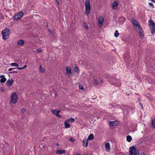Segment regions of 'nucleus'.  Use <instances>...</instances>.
I'll return each mask as SVG.
<instances>
[{
	"label": "nucleus",
	"instance_id": "nucleus-1",
	"mask_svg": "<svg viewBox=\"0 0 155 155\" xmlns=\"http://www.w3.org/2000/svg\"><path fill=\"white\" fill-rule=\"evenodd\" d=\"M131 22L133 25L137 26L136 28L137 30L138 31L139 34L141 38H143L144 37V34L143 33V30L140 27L139 25L138 22L134 18H132L131 19Z\"/></svg>",
	"mask_w": 155,
	"mask_h": 155
},
{
	"label": "nucleus",
	"instance_id": "nucleus-2",
	"mask_svg": "<svg viewBox=\"0 0 155 155\" xmlns=\"http://www.w3.org/2000/svg\"><path fill=\"white\" fill-rule=\"evenodd\" d=\"M106 76L110 84L118 87L120 85V82L119 80L115 79L107 74H106Z\"/></svg>",
	"mask_w": 155,
	"mask_h": 155
},
{
	"label": "nucleus",
	"instance_id": "nucleus-3",
	"mask_svg": "<svg viewBox=\"0 0 155 155\" xmlns=\"http://www.w3.org/2000/svg\"><path fill=\"white\" fill-rule=\"evenodd\" d=\"M10 33V30L7 28H5V29L2 31V34L3 40H6L8 38Z\"/></svg>",
	"mask_w": 155,
	"mask_h": 155
},
{
	"label": "nucleus",
	"instance_id": "nucleus-4",
	"mask_svg": "<svg viewBox=\"0 0 155 155\" xmlns=\"http://www.w3.org/2000/svg\"><path fill=\"white\" fill-rule=\"evenodd\" d=\"M85 13L88 15L91 12V5L90 0H86L85 3Z\"/></svg>",
	"mask_w": 155,
	"mask_h": 155
},
{
	"label": "nucleus",
	"instance_id": "nucleus-5",
	"mask_svg": "<svg viewBox=\"0 0 155 155\" xmlns=\"http://www.w3.org/2000/svg\"><path fill=\"white\" fill-rule=\"evenodd\" d=\"M149 28L152 35L155 33V23L152 20H149L148 21Z\"/></svg>",
	"mask_w": 155,
	"mask_h": 155
},
{
	"label": "nucleus",
	"instance_id": "nucleus-6",
	"mask_svg": "<svg viewBox=\"0 0 155 155\" xmlns=\"http://www.w3.org/2000/svg\"><path fill=\"white\" fill-rule=\"evenodd\" d=\"M129 155H139V151L137 150L134 146L130 147L129 148Z\"/></svg>",
	"mask_w": 155,
	"mask_h": 155
},
{
	"label": "nucleus",
	"instance_id": "nucleus-7",
	"mask_svg": "<svg viewBox=\"0 0 155 155\" xmlns=\"http://www.w3.org/2000/svg\"><path fill=\"white\" fill-rule=\"evenodd\" d=\"M18 97V94L15 92L13 93L11 97V101L13 104L15 103L17 101Z\"/></svg>",
	"mask_w": 155,
	"mask_h": 155
},
{
	"label": "nucleus",
	"instance_id": "nucleus-8",
	"mask_svg": "<svg viewBox=\"0 0 155 155\" xmlns=\"http://www.w3.org/2000/svg\"><path fill=\"white\" fill-rule=\"evenodd\" d=\"M24 14L23 12L18 13L14 16V19L15 20L20 19Z\"/></svg>",
	"mask_w": 155,
	"mask_h": 155
},
{
	"label": "nucleus",
	"instance_id": "nucleus-9",
	"mask_svg": "<svg viewBox=\"0 0 155 155\" xmlns=\"http://www.w3.org/2000/svg\"><path fill=\"white\" fill-rule=\"evenodd\" d=\"M65 74L68 76V77H70L71 74V69L70 67H66V72Z\"/></svg>",
	"mask_w": 155,
	"mask_h": 155
},
{
	"label": "nucleus",
	"instance_id": "nucleus-10",
	"mask_svg": "<svg viewBox=\"0 0 155 155\" xmlns=\"http://www.w3.org/2000/svg\"><path fill=\"white\" fill-rule=\"evenodd\" d=\"M13 80L12 79L8 80L7 81L6 84L8 87H9L12 85L13 83Z\"/></svg>",
	"mask_w": 155,
	"mask_h": 155
},
{
	"label": "nucleus",
	"instance_id": "nucleus-11",
	"mask_svg": "<svg viewBox=\"0 0 155 155\" xmlns=\"http://www.w3.org/2000/svg\"><path fill=\"white\" fill-rule=\"evenodd\" d=\"M105 147L106 150L107 151H109L110 149V145L109 142H107L105 143Z\"/></svg>",
	"mask_w": 155,
	"mask_h": 155
},
{
	"label": "nucleus",
	"instance_id": "nucleus-12",
	"mask_svg": "<svg viewBox=\"0 0 155 155\" xmlns=\"http://www.w3.org/2000/svg\"><path fill=\"white\" fill-rule=\"evenodd\" d=\"M83 146L85 147H87L88 144L87 139H86V138H84L83 140Z\"/></svg>",
	"mask_w": 155,
	"mask_h": 155
},
{
	"label": "nucleus",
	"instance_id": "nucleus-13",
	"mask_svg": "<svg viewBox=\"0 0 155 155\" xmlns=\"http://www.w3.org/2000/svg\"><path fill=\"white\" fill-rule=\"evenodd\" d=\"M104 21V19L103 18H98V22L99 25L101 26L102 25Z\"/></svg>",
	"mask_w": 155,
	"mask_h": 155
},
{
	"label": "nucleus",
	"instance_id": "nucleus-14",
	"mask_svg": "<svg viewBox=\"0 0 155 155\" xmlns=\"http://www.w3.org/2000/svg\"><path fill=\"white\" fill-rule=\"evenodd\" d=\"M0 78L1 79L0 80V82L2 83H4L5 82L6 80V78L5 77L4 75H0Z\"/></svg>",
	"mask_w": 155,
	"mask_h": 155
},
{
	"label": "nucleus",
	"instance_id": "nucleus-15",
	"mask_svg": "<svg viewBox=\"0 0 155 155\" xmlns=\"http://www.w3.org/2000/svg\"><path fill=\"white\" fill-rule=\"evenodd\" d=\"M109 124L110 126L111 127H113L114 126L117 125V123L116 121H110Z\"/></svg>",
	"mask_w": 155,
	"mask_h": 155
},
{
	"label": "nucleus",
	"instance_id": "nucleus-16",
	"mask_svg": "<svg viewBox=\"0 0 155 155\" xmlns=\"http://www.w3.org/2000/svg\"><path fill=\"white\" fill-rule=\"evenodd\" d=\"M64 124L65 128H68L70 127V124H69V122L67 120L65 121Z\"/></svg>",
	"mask_w": 155,
	"mask_h": 155
},
{
	"label": "nucleus",
	"instance_id": "nucleus-17",
	"mask_svg": "<svg viewBox=\"0 0 155 155\" xmlns=\"http://www.w3.org/2000/svg\"><path fill=\"white\" fill-rule=\"evenodd\" d=\"M65 152V151L64 150H58L56 151V153L58 154H62Z\"/></svg>",
	"mask_w": 155,
	"mask_h": 155
},
{
	"label": "nucleus",
	"instance_id": "nucleus-18",
	"mask_svg": "<svg viewBox=\"0 0 155 155\" xmlns=\"http://www.w3.org/2000/svg\"><path fill=\"white\" fill-rule=\"evenodd\" d=\"M118 4L117 1H114L112 4V6L114 9V7H117Z\"/></svg>",
	"mask_w": 155,
	"mask_h": 155
},
{
	"label": "nucleus",
	"instance_id": "nucleus-19",
	"mask_svg": "<svg viewBox=\"0 0 155 155\" xmlns=\"http://www.w3.org/2000/svg\"><path fill=\"white\" fill-rule=\"evenodd\" d=\"M51 111L52 113L55 114L56 115H58V114L59 112L60 111V110H51Z\"/></svg>",
	"mask_w": 155,
	"mask_h": 155
},
{
	"label": "nucleus",
	"instance_id": "nucleus-20",
	"mask_svg": "<svg viewBox=\"0 0 155 155\" xmlns=\"http://www.w3.org/2000/svg\"><path fill=\"white\" fill-rule=\"evenodd\" d=\"M39 69L40 71V72L42 74H44L45 73V70L44 68L43 67H42L41 65H40L39 67Z\"/></svg>",
	"mask_w": 155,
	"mask_h": 155
},
{
	"label": "nucleus",
	"instance_id": "nucleus-21",
	"mask_svg": "<svg viewBox=\"0 0 155 155\" xmlns=\"http://www.w3.org/2000/svg\"><path fill=\"white\" fill-rule=\"evenodd\" d=\"M94 138V136L93 134H90L88 137L87 140H92Z\"/></svg>",
	"mask_w": 155,
	"mask_h": 155
},
{
	"label": "nucleus",
	"instance_id": "nucleus-22",
	"mask_svg": "<svg viewBox=\"0 0 155 155\" xmlns=\"http://www.w3.org/2000/svg\"><path fill=\"white\" fill-rule=\"evenodd\" d=\"M24 43V41L22 39H20L18 41V44L19 45H22Z\"/></svg>",
	"mask_w": 155,
	"mask_h": 155
},
{
	"label": "nucleus",
	"instance_id": "nucleus-23",
	"mask_svg": "<svg viewBox=\"0 0 155 155\" xmlns=\"http://www.w3.org/2000/svg\"><path fill=\"white\" fill-rule=\"evenodd\" d=\"M125 20V18L124 17H120L119 18L118 21L119 22H123Z\"/></svg>",
	"mask_w": 155,
	"mask_h": 155
},
{
	"label": "nucleus",
	"instance_id": "nucleus-24",
	"mask_svg": "<svg viewBox=\"0 0 155 155\" xmlns=\"http://www.w3.org/2000/svg\"><path fill=\"white\" fill-rule=\"evenodd\" d=\"M132 140V137L128 135L127 137V140L128 142H130Z\"/></svg>",
	"mask_w": 155,
	"mask_h": 155
},
{
	"label": "nucleus",
	"instance_id": "nucleus-25",
	"mask_svg": "<svg viewBox=\"0 0 155 155\" xmlns=\"http://www.w3.org/2000/svg\"><path fill=\"white\" fill-rule=\"evenodd\" d=\"M152 125L153 128H155V118L153 119L152 120Z\"/></svg>",
	"mask_w": 155,
	"mask_h": 155
},
{
	"label": "nucleus",
	"instance_id": "nucleus-26",
	"mask_svg": "<svg viewBox=\"0 0 155 155\" xmlns=\"http://www.w3.org/2000/svg\"><path fill=\"white\" fill-rule=\"evenodd\" d=\"M119 35V33L118 31L117 30H116L114 34V36L117 37Z\"/></svg>",
	"mask_w": 155,
	"mask_h": 155
},
{
	"label": "nucleus",
	"instance_id": "nucleus-27",
	"mask_svg": "<svg viewBox=\"0 0 155 155\" xmlns=\"http://www.w3.org/2000/svg\"><path fill=\"white\" fill-rule=\"evenodd\" d=\"M11 65L12 66H15L16 67H18L19 66L18 64L16 63H12Z\"/></svg>",
	"mask_w": 155,
	"mask_h": 155
},
{
	"label": "nucleus",
	"instance_id": "nucleus-28",
	"mask_svg": "<svg viewBox=\"0 0 155 155\" xmlns=\"http://www.w3.org/2000/svg\"><path fill=\"white\" fill-rule=\"evenodd\" d=\"M67 120H68V121L69 122H71L72 123L74 122L75 121L74 119L72 118H71L70 119H68Z\"/></svg>",
	"mask_w": 155,
	"mask_h": 155
},
{
	"label": "nucleus",
	"instance_id": "nucleus-29",
	"mask_svg": "<svg viewBox=\"0 0 155 155\" xmlns=\"http://www.w3.org/2000/svg\"><path fill=\"white\" fill-rule=\"evenodd\" d=\"M42 51V50L41 49L39 48L36 50V51L38 53H41Z\"/></svg>",
	"mask_w": 155,
	"mask_h": 155
},
{
	"label": "nucleus",
	"instance_id": "nucleus-30",
	"mask_svg": "<svg viewBox=\"0 0 155 155\" xmlns=\"http://www.w3.org/2000/svg\"><path fill=\"white\" fill-rule=\"evenodd\" d=\"M74 70L76 72H78L79 71V69L77 66L75 67Z\"/></svg>",
	"mask_w": 155,
	"mask_h": 155
},
{
	"label": "nucleus",
	"instance_id": "nucleus-31",
	"mask_svg": "<svg viewBox=\"0 0 155 155\" xmlns=\"http://www.w3.org/2000/svg\"><path fill=\"white\" fill-rule=\"evenodd\" d=\"M94 83L96 85H97L98 84V82L96 80H94Z\"/></svg>",
	"mask_w": 155,
	"mask_h": 155
},
{
	"label": "nucleus",
	"instance_id": "nucleus-32",
	"mask_svg": "<svg viewBox=\"0 0 155 155\" xmlns=\"http://www.w3.org/2000/svg\"><path fill=\"white\" fill-rule=\"evenodd\" d=\"M149 4L150 6H152V7L153 8H154V5H153V4L152 3H151V2L149 3Z\"/></svg>",
	"mask_w": 155,
	"mask_h": 155
},
{
	"label": "nucleus",
	"instance_id": "nucleus-33",
	"mask_svg": "<svg viewBox=\"0 0 155 155\" xmlns=\"http://www.w3.org/2000/svg\"><path fill=\"white\" fill-rule=\"evenodd\" d=\"M69 140L71 141L72 142H74L75 141L74 139L72 138H71L70 139H69Z\"/></svg>",
	"mask_w": 155,
	"mask_h": 155
},
{
	"label": "nucleus",
	"instance_id": "nucleus-34",
	"mask_svg": "<svg viewBox=\"0 0 155 155\" xmlns=\"http://www.w3.org/2000/svg\"><path fill=\"white\" fill-rule=\"evenodd\" d=\"M21 111L22 113H24L25 111V109L23 108L21 110Z\"/></svg>",
	"mask_w": 155,
	"mask_h": 155
},
{
	"label": "nucleus",
	"instance_id": "nucleus-35",
	"mask_svg": "<svg viewBox=\"0 0 155 155\" xmlns=\"http://www.w3.org/2000/svg\"><path fill=\"white\" fill-rule=\"evenodd\" d=\"M79 88L81 90H83L84 89V87L83 86H79Z\"/></svg>",
	"mask_w": 155,
	"mask_h": 155
},
{
	"label": "nucleus",
	"instance_id": "nucleus-36",
	"mask_svg": "<svg viewBox=\"0 0 155 155\" xmlns=\"http://www.w3.org/2000/svg\"><path fill=\"white\" fill-rule=\"evenodd\" d=\"M1 90L2 91H3L5 90V88L3 87H1Z\"/></svg>",
	"mask_w": 155,
	"mask_h": 155
},
{
	"label": "nucleus",
	"instance_id": "nucleus-37",
	"mask_svg": "<svg viewBox=\"0 0 155 155\" xmlns=\"http://www.w3.org/2000/svg\"><path fill=\"white\" fill-rule=\"evenodd\" d=\"M16 68H9L8 69V71H12V70H13V69H15Z\"/></svg>",
	"mask_w": 155,
	"mask_h": 155
},
{
	"label": "nucleus",
	"instance_id": "nucleus-38",
	"mask_svg": "<svg viewBox=\"0 0 155 155\" xmlns=\"http://www.w3.org/2000/svg\"><path fill=\"white\" fill-rule=\"evenodd\" d=\"M84 26L85 28L86 29H88V27L87 25H85Z\"/></svg>",
	"mask_w": 155,
	"mask_h": 155
},
{
	"label": "nucleus",
	"instance_id": "nucleus-39",
	"mask_svg": "<svg viewBox=\"0 0 155 155\" xmlns=\"http://www.w3.org/2000/svg\"><path fill=\"white\" fill-rule=\"evenodd\" d=\"M48 31L50 32V33L51 34H53V31L51 30H49Z\"/></svg>",
	"mask_w": 155,
	"mask_h": 155
},
{
	"label": "nucleus",
	"instance_id": "nucleus-40",
	"mask_svg": "<svg viewBox=\"0 0 155 155\" xmlns=\"http://www.w3.org/2000/svg\"><path fill=\"white\" fill-rule=\"evenodd\" d=\"M27 67V65H25L23 67H22L23 69Z\"/></svg>",
	"mask_w": 155,
	"mask_h": 155
},
{
	"label": "nucleus",
	"instance_id": "nucleus-41",
	"mask_svg": "<svg viewBox=\"0 0 155 155\" xmlns=\"http://www.w3.org/2000/svg\"><path fill=\"white\" fill-rule=\"evenodd\" d=\"M17 68L19 70H22L23 69L22 67L18 68Z\"/></svg>",
	"mask_w": 155,
	"mask_h": 155
},
{
	"label": "nucleus",
	"instance_id": "nucleus-42",
	"mask_svg": "<svg viewBox=\"0 0 155 155\" xmlns=\"http://www.w3.org/2000/svg\"><path fill=\"white\" fill-rule=\"evenodd\" d=\"M57 3H58V4L59 5H60V3L58 1V0H56Z\"/></svg>",
	"mask_w": 155,
	"mask_h": 155
},
{
	"label": "nucleus",
	"instance_id": "nucleus-43",
	"mask_svg": "<svg viewBox=\"0 0 155 155\" xmlns=\"http://www.w3.org/2000/svg\"><path fill=\"white\" fill-rule=\"evenodd\" d=\"M10 73H17V71H12Z\"/></svg>",
	"mask_w": 155,
	"mask_h": 155
},
{
	"label": "nucleus",
	"instance_id": "nucleus-44",
	"mask_svg": "<svg viewBox=\"0 0 155 155\" xmlns=\"http://www.w3.org/2000/svg\"><path fill=\"white\" fill-rule=\"evenodd\" d=\"M140 155H145V154L144 153H141Z\"/></svg>",
	"mask_w": 155,
	"mask_h": 155
},
{
	"label": "nucleus",
	"instance_id": "nucleus-45",
	"mask_svg": "<svg viewBox=\"0 0 155 155\" xmlns=\"http://www.w3.org/2000/svg\"><path fill=\"white\" fill-rule=\"evenodd\" d=\"M120 106L119 105H117L116 106H115V107H119Z\"/></svg>",
	"mask_w": 155,
	"mask_h": 155
},
{
	"label": "nucleus",
	"instance_id": "nucleus-46",
	"mask_svg": "<svg viewBox=\"0 0 155 155\" xmlns=\"http://www.w3.org/2000/svg\"><path fill=\"white\" fill-rule=\"evenodd\" d=\"M153 2H155V0H151Z\"/></svg>",
	"mask_w": 155,
	"mask_h": 155
},
{
	"label": "nucleus",
	"instance_id": "nucleus-47",
	"mask_svg": "<svg viewBox=\"0 0 155 155\" xmlns=\"http://www.w3.org/2000/svg\"><path fill=\"white\" fill-rule=\"evenodd\" d=\"M57 116L59 117H61V115H59L58 114V115H57Z\"/></svg>",
	"mask_w": 155,
	"mask_h": 155
},
{
	"label": "nucleus",
	"instance_id": "nucleus-48",
	"mask_svg": "<svg viewBox=\"0 0 155 155\" xmlns=\"http://www.w3.org/2000/svg\"><path fill=\"white\" fill-rule=\"evenodd\" d=\"M76 155H81L79 153H77Z\"/></svg>",
	"mask_w": 155,
	"mask_h": 155
},
{
	"label": "nucleus",
	"instance_id": "nucleus-49",
	"mask_svg": "<svg viewBox=\"0 0 155 155\" xmlns=\"http://www.w3.org/2000/svg\"><path fill=\"white\" fill-rule=\"evenodd\" d=\"M141 107L142 108H143V106L142 105H141Z\"/></svg>",
	"mask_w": 155,
	"mask_h": 155
},
{
	"label": "nucleus",
	"instance_id": "nucleus-50",
	"mask_svg": "<svg viewBox=\"0 0 155 155\" xmlns=\"http://www.w3.org/2000/svg\"><path fill=\"white\" fill-rule=\"evenodd\" d=\"M58 145H59V144H58L57 145V146H58Z\"/></svg>",
	"mask_w": 155,
	"mask_h": 155
}]
</instances>
